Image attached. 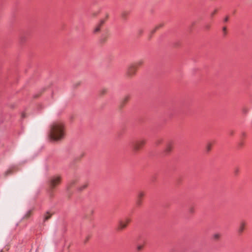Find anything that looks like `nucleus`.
<instances>
[{
    "instance_id": "f257e3e1",
    "label": "nucleus",
    "mask_w": 252,
    "mask_h": 252,
    "mask_svg": "<svg viewBox=\"0 0 252 252\" xmlns=\"http://www.w3.org/2000/svg\"><path fill=\"white\" fill-rule=\"evenodd\" d=\"M65 136L64 124L62 122H56L50 126L49 136L53 141H60Z\"/></svg>"
},
{
    "instance_id": "f03ea898",
    "label": "nucleus",
    "mask_w": 252,
    "mask_h": 252,
    "mask_svg": "<svg viewBox=\"0 0 252 252\" xmlns=\"http://www.w3.org/2000/svg\"><path fill=\"white\" fill-rule=\"evenodd\" d=\"M62 177L60 175H54L52 176L48 182L49 185V196L52 198L54 196V189L61 184Z\"/></svg>"
},
{
    "instance_id": "7ed1b4c3",
    "label": "nucleus",
    "mask_w": 252,
    "mask_h": 252,
    "mask_svg": "<svg viewBox=\"0 0 252 252\" xmlns=\"http://www.w3.org/2000/svg\"><path fill=\"white\" fill-rule=\"evenodd\" d=\"M146 143V140L144 138H140L136 140L132 144L133 150L135 152H137L139 151L142 148V147L145 145Z\"/></svg>"
},
{
    "instance_id": "20e7f679",
    "label": "nucleus",
    "mask_w": 252,
    "mask_h": 252,
    "mask_svg": "<svg viewBox=\"0 0 252 252\" xmlns=\"http://www.w3.org/2000/svg\"><path fill=\"white\" fill-rule=\"evenodd\" d=\"M137 69L133 63L130 64L127 68L126 75L127 78H131L135 75Z\"/></svg>"
},
{
    "instance_id": "39448f33",
    "label": "nucleus",
    "mask_w": 252,
    "mask_h": 252,
    "mask_svg": "<svg viewBox=\"0 0 252 252\" xmlns=\"http://www.w3.org/2000/svg\"><path fill=\"white\" fill-rule=\"evenodd\" d=\"M130 221V219L129 218H126L124 220H120L118 222V230H123L126 228Z\"/></svg>"
},
{
    "instance_id": "423d86ee",
    "label": "nucleus",
    "mask_w": 252,
    "mask_h": 252,
    "mask_svg": "<svg viewBox=\"0 0 252 252\" xmlns=\"http://www.w3.org/2000/svg\"><path fill=\"white\" fill-rule=\"evenodd\" d=\"M145 195V192L144 191L140 190L138 191L137 195V199L136 201V205L140 206L142 204V200Z\"/></svg>"
},
{
    "instance_id": "0eeeda50",
    "label": "nucleus",
    "mask_w": 252,
    "mask_h": 252,
    "mask_svg": "<svg viewBox=\"0 0 252 252\" xmlns=\"http://www.w3.org/2000/svg\"><path fill=\"white\" fill-rule=\"evenodd\" d=\"M174 148V143L173 142H169L166 144L165 149L163 151L164 155H169L171 151H172Z\"/></svg>"
},
{
    "instance_id": "6e6552de",
    "label": "nucleus",
    "mask_w": 252,
    "mask_h": 252,
    "mask_svg": "<svg viewBox=\"0 0 252 252\" xmlns=\"http://www.w3.org/2000/svg\"><path fill=\"white\" fill-rule=\"evenodd\" d=\"M247 224V222L245 220H242L240 221L238 229V232L239 234H242L243 233L246 229Z\"/></svg>"
},
{
    "instance_id": "1a4fd4ad",
    "label": "nucleus",
    "mask_w": 252,
    "mask_h": 252,
    "mask_svg": "<svg viewBox=\"0 0 252 252\" xmlns=\"http://www.w3.org/2000/svg\"><path fill=\"white\" fill-rule=\"evenodd\" d=\"M144 63V60L143 59H140L137 61L136 62L133 63L134 65L136 66L137 69L141 66H142Z\"/></svg>"
},
{
    "instance_id": "9d476101",
    "label": "nucleus",
    "mask_w": 252,
    "mask_h": 252,
    "mask_svg": "<svg viewBox=\"0 0 252 252\" xmlns=\"http://www.w3.org/2000/svg\"><path fill=\"white\" fill-rule=\"evenodd\" d=\"M130 99V96L129 95H125L121 100V105L123 106L125 105Z\"/></svg>"
},
{
    "instance_id": "9b49d317",
    "label": "nucleus",
    "mask_w": 252,
    "mask_h": 252,
    "mask_svg": "<svg viewBox=\"0 0 252 252\" xmlns=\"http://www.w3.org/2000/svg\"><path fill=\"white\" fill-rule=\"evenodd\" d=\"M16 170V167H12L7 170L4 173V176L6 177L11 174Z\"/></svg>"
},
{
    "instance_id": "f8f14e48",
    "label": "nucleus",
    "mask_w": 252,
    "mask_h": 252,
    "mask_svg": "<svg viewBox=\"0 0 252 252\" xmlns=\"http://www.w3.org/2000/svg\"><path fill=\"white\" fill-rule=\"evenodd\" d=\"M104 23L103 21H101L100 23L94 29V32L97 33L100 31V27Z\"/></svg>"
},
{
    "instance_id": "ddd939ff",
    "label": "nucleus",
    "mask_w": 252,
    "mask_h": 252,
    "mask_svg": "<svg viewBox=\"0 0 252 252\" xmlns=\"http://www.w3.org/2000/svg\"><path fill=\"white\" fill-rule=\"evenodd\" d=\"M164 24L163 23H159L158 24L155 28V29L153 30L152 32L154 33L156 32V31L158 30V29L163 27Z\"/></svg>"
},
{
    "instance_id": "4468645a",
    "label": "nucleus",
    "mask_w": 252,
    "mask_h": 252,
    "mask_svg": "<svg viewBox=\"0 0 252 252\" xmlns=\"http://www.w3.org/2000/svg\"><path fill=\"white\" fill-rule=\"evenodd\" d=\"M213 146V143L211 142H209L207 143L206 145V151L207 152H209L211 149L212 147Z\"/></svg>"
},
{
    "instance_id": "2eb2a0df",
    "label": "nucleus",
    "mask_w": 252,
    "mask_h": 252,
    "mask_svg": "<svg viewBox=\"0 0 252 252\" xmlns=\"http://www.w3.org/2000/svg\"><path fill=\"white\" fill-rule=\"evenodd\" d=\"M88 184L86 183H84V184H83L82 185L80 186L78 189L79 190V191H82L84 189H85L87 188V187H88Z\"/></svg>"
},
{
    "instance_id": "dca6fc26",
    "label": "nucleus",
    "mask_w": 252,
    "mask_h": 252,
    "mask_svg": "<svg viewBox=\"0 0 252 252\" xmlns=\"http://www.w3.org/2000/svg\"><path fill=\"white\" fill-rule=\"evenodd\" d=\"M52 214H50L49 212H47L44 216V221H46V220H48L49 219H50L51 218V217H52Z\"/></svg>"
},
{
    "instance_id": "f3484780",
    "label": "nucleus",
    "mask_w": 252,
    "mask_h": 252,
    "mask_svg": "<svg viewBox=\"0 0 252 252\" xmlns=\"http://www.w3.org/2000/svg\"><path fill=\"white\" fill-rule=\"evenodd\" d=\"M32 215V211L29 210L28 211L26 214L25 215L24 217V219H28Z\"/></svg>"
},
{
    "instance_id": "a211bd4d",
    "label": "nucleus",
    "mask_w": 252,
    "mask_h": 252,
    "mask_svg": "<svg viewBox=\"0 0 252 252\" xmlns=\"http://www.w3.org/2000/svg\"><path fill=\"white\" fill-rule=\"evenodd\" d=\"M213 237L215 240H219L221 237V234L219 233H215Z\"/></svg>"
},
{
    "instance_id": "6ab92c4d",
    "label": "nucleus",
    "mask_w": 252,
    "mask_h": 252,
    "mask_svg": "<svg viewBox=\"0 0 252 252\" xmlns=\"http://www.w3.org/2000/svg\"><path fill=\"white\" fill-rule=\"evenodd\" d=\"M128 15V12H127L126 11H123L121 13V17L124 19H126L127 18Z\"/></svg>"
},
{
    "instance_id": "aec40b11",
    "label": "nucleus",
    "mask_w": 252,
    "mask_h": 252,
    "mask_svg": "<svg viewBox=\"0 0 252 252\" xmlns=\"http://www.w3.org/2000/svg\"><path fill=\"white\" fill-rule=\"evenodd\" d=\"M189 212L190 214H193L195 212V208L192 206H190L189 208Z\"/></svg>"
},
{
    "instance_id": "412c9836",
    "label": "nucleus",
    "mask_w": 252,
    "mask_h": 252,
    "mask_svg": "<svg viewBox=\"0 0 252 252\" xmlns=\"http://www.w3.org/2000/svg\"><path fill=\"white\" fill-rule=\"evenodd\" d=\"M217 9H215L214 10H213L211 13H210V16H211V18H213V16L217 13Z\"/></svg>"
},
{
    "instance_id": "4be33fe9",
    "label": "nucleus",
    "mask_w": 252,
    "mask_h": 252,
    "mask_svg": "<svg viewBox=\"0 0 252 252\" xmlns=\"http://www.w3.org/2000/svg\"><path fill=\"white\" fill-rule=\"evenodd\" d=\"M143 248V245H139L137 246V250L138 251H140L142 250Z\"/></svg>"
},
{
    "instance_id": "5701e85b",
    "label": "nucleus",
    "mask_w": 252,
    "mask_h": 252,
    "mask_svg": "<svg viewBox=\"0 0 252 252\" xmlns=\"http://www.w3.org/2000/svg\"><path fill=\"white\" fill-rule=\"evenodd\" d=\"M222 31H223V32L224 33V34H226V32H227L226 28V27H223L222 28Z\"/></svg>"
},
{
    "instance_id": "b1692460",
    "label": "nucleus",
    "mask_w": 252,
    "mask_h": 252,
    "mask_svg": "<svg viewBox=\"0 0 252 252\" xmlns=\"http://www.w3.org/2000/svg\"><path fill=\"white\" fill-rule=\"evenodd\" d=\"M239 170L238 168H236L234 169V173L237 175L239 173Z\"/></svg>"
},
{
    "instance_id": "393cba45",
    "label": "nucleus",
    "mask_w": 252,
    "mask_h": 252,
    "mask_svg": "<svg viewBox=\"0 0 252 252\" xmlns=\"http://www.w3.org/2000/svg\"><path fill=\"white\" fill-rule=\"evenodd\" d=\"M248 110L246 108H244L243 109V112L245 113H247L248 112Z\"/></svg>"
},
{
    "instance_id": "a878e982",
    "label": "nucleus",
    "mask_w": 252,
    "mask_h": 252,
    "mask_svg": "<svg viewBox=\"0 0 252 252\" xmlns=\"http://www.w3.org/2000/svg\"><path fill=\"white\" fill-rule=\"evenodd\" d=\"M228 19V17H226V18H225V19H224V21H225V22H226V21H227Z\"/></svg>"
},
{
    "instance_id": "bb28decb",
    "label": "nucleus",
    "mask_w": 252,
    "mask_h": 252,
    "mask_svg": "<svg viewBox=\"0 0 252 252\" xmlns=\"http://www.w3.org/2000/svg\"><path fill=\"white\" fill-rule=\"evenodd\" d=\"M106 92V90H103L102 92V93L104 94Z\"/></svg>"
},
{
    "instance_id": "cd10ccee",
    "label": "nucleus",
    "mask_w": 252,
    "mask_h": 252,
    "mask_svg": "<svg viewBox=\"0 0 252 252\" xmlns=\"http://www.w3.org/2000/svg\"><path fill=\"white\" fill-rule=\"evenodd\" d=\"M79 84H80V83H79V82H78V83H77L76 84V86H78V85H79Z\"/></svg>"
},
{
    "instance_id": "c85d7f7f",
    "label": "nucleus",
    "mask_w": 252,
    "mask_h": 252,
    "mask_svg": "<svg viewBox=\"0 0 252 252\" xmlns=\"http://www.w3.org/2000/svg\"><path fill=\"white\" fill-rule=\"evenodd\" d=\"M142 31L141 30L139 31V33H140V34H141V33H142Z\"/></svg>"
},
{
    "instance_id": "c756f323",
    "label": "nucleus",
    "mask_w": 252,
    "mask_h": 252,
    "mask_svg": "<svg viewBox=\"0 0 252 252\" xmlns=\"http://www.w3.org/2000/svg\"><path fill=\"white\" fill-rule=\"evenodd\" d=\"M22 117H25V116H24V114H23V115H22Z\"/></svg>"
}]
</instances>
